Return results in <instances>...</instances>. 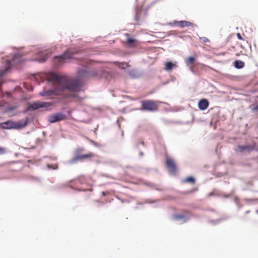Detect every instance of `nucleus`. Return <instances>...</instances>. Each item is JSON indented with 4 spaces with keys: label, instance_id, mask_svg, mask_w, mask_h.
I'll return each instance as SVG.
<instances>
[{
    "label": "nucleus",
    "instance_id": "obj_1",
    "mask_svg": "<svg viewBox=\"0 0 258 258\" xmlns=\"http://www.w3.org/2000/svg\"><path fill=\"white\" fill-rule=\"evenodd\" d=\"M93 76L92 74L87 71L86 69H83L78 72L77 78L76 79L68 80L64 76H61L54 73H49L46 77L48 81L52 82L56 86L53 91L49 90L40 93L41 96H49L53 93L59 94L60 93L67 89L72 91H79L81 89V80L85 78Z\"/></svg>",
    "mask_w": 258,
    "mask_h": 258
},
{
    "label": "nucleus",
    "instance_id": "obj_2",
    "mask_svg": "<svg viewBox=\"0 0 258 258\" xmlns=\"http://www.w3.org/2000/svg\"><path fill=\"white\" fill-rule=\"evenodd\" d=\"M83 151L84 150L82 148H79L76 149L74 151V156L70 161V162L71 164H74L77 163L78 161L91 158L95 156V155L91 152L87 154H83Z\"/></svg>",
    "mask_w": 258,
    "mask_h": 258
},
{
    "label": "nucleus",
    "instance_id": "obj_3",
    "mask_svg": "<svg viewBox=\"0 0 258 258\" xmlns=\"http://www.w3.org/2000/svg\"><path fill=\"white\" fill-rule=\"evenodd\" d=\"M27 124V118L17 122L11 120L7 121L1 123V126L4 129H20L24 127Z\"/></svg>",
    "mask_w": 258,
    "mask_h": 258
},
{
    "label": "nucleus",
    "instance_id": "obj_4",
    "mask_svg": "<svg viewBox=\"0 0 258 258\" xmlns=\"http://www.w3.org/2000/svg\"><path fill=\"white\" fill-rule=\"evenodd\" d=\"M21 55L19 53L16 54L14 56L12 61L10 60L7 59L6 60V68L4 70H0V86L4 82V80L3 78V76H5L7 73L9 71L11 67L12 64H14L16 62L20 61Z\"/></svg>",
    "mask_w": 258,
    "mask_h": 258
},
{
    "label": "nucleus",
    "instance_id": "obj_5",
    "mask_svg": "<svg viewBox=\"0 0 258 258\" xmlns=\"http://www.w3.org/2000/svg\"><path fill=\"white\" fill-rule=\"evenodd\" d=\"M141 103L142 109L144 110L155 111L157 110L158 109V102L156 101L152 100H146L142 101Z\"/></svg>",
    "mask_w": 258,
    "mask_h": 258
},
{
    "label": "nucleus",
    "instance_id": "obj_6",
    "mask_svg": "<svg viewBox=\"0 0 258 258\" xmlns=\"http://www.w3.org/2000/svg\"><path fill=\"white\" fill-rule=\"evenodd\" d=\"M50 106H51V103L38 101L30 104L26 111L35 110L40 108L48 107Z\"/></svg>",
    "mask_w": 258,
    "mask_h": 258
},
{
    "label": "nucleus",
    "instance_id": "obj_7",
    "mask_svg": "<svg viewBox=\"0 0 258 258\" xmlns=\"http://www.w3.org/2000/svg\"><path fill=\"white\" fill-rule=\"evenodd\" d=\"M74 53L71 49L66 51L62 55L54 57V59L57 61L58 64L65 62L66 59L72 58Z\"/></svg>",
    "mask_w": 258,
    "mask_h": 258
},
{
    "label": "nucleus",
    "instance_id": "obj_8",
    "mask_svg": "<svg viewBox=\"0 0 258 258\" xmlns=\"http://www.w3.org/2000/svg\"><path fill=\"white\" fill-rule=\"evenodd\" d=\"M167 167L171 174H175L176 171V165L174 161L171 158H167L166 161Z\"/></svg>",
    "mask_w": 258,
    "mask_h": 258
},
{
    "label": "nucleus",
    "instance_id": "obj_9",
    "mask_svg": "<svg viewBox=\"0 0 258 258\" xmlns=\"http://www.w3.org/2000/svg\"><path fill=\"white\" fill-rule=\"evenodd\" d=\"M66 116L61 113H57L50 116L48 118V121L51 123H54L57 121L64 119Z\"/></svg>",
    "mask_w": 258,
    "mask_h": 258
},
{
    "label": "nucleus",
    "instance_id": "obj_10",
    "mask_svg": "<svg viewBox=\"0 0 258 258\" xmlns=\"http://www.w3.org/2000/svg\"><path fill=\"white\" fill-rule=\"evenodd\" d=\"M254 150H256V146L255 144L252 145L238 146L237 147V151L240 153H242L244 151L250 152Z\"/></svg>",
    "mask_w": 258,
    "mask_h": 258
},
{
    "label": "nucleus",
    "instance_id": "obj_11",
    "mask_svg": "<svg viewBox=\"0 0 258 258\" xmlns=\"http://www.w3.org/2000/svg\"><path fill=\"white\" fill-rule=\"evenodd\" d=\"M209 106V102L206 99H202L200 100L198 103L199 108L202 110L206 109Z\"/></svg>",
    "mask_w": 258,
    "mask_h": 258
},
{
    "label": "nucleus",
    "instance_id": "obj_12",
    "mask_svg": "<svg viewBox=\"0 0 258 258\" xmlns=\"http://www.w3.org/2000/svg\"><path fill=\"white\" fill-rule=\"evenodd\" d=\"M174 24H176L180 28L188 27L192 25V24L186 21H175Z\"/></svg>",
    "mask_w": 258,
    "mask_h": 258
},
{
    "label": "nucleus",
    "instance_id": "obj_13",
    "mask_svg": "<svg viewBox=\"0 0 258 258\" xmlns=\"http://www.w3.org/2000/svg\"><path fill=\"white\" fill-rule=\"evenodd\" d=\"M176 66H177L175 63H173L172 62L168 61L166 62L165 63V70L167 71H170Z\"/></svg>",
    "mask_w": 258,
    "mask_h": 258
},
{
    "label": "nucleus",
    "instance_id": "obj_14",
    "mask_svg": "<svg viewBox=\"0 0 258 258\" xmlns=\"http://www.w3.org/2000/svg\"><path fill=\"white\" fill-rule=\"evenodd\" d=\"M244 66V62L240 60H235L234 62V67L237 69H242Z\"/></svg>",
    "mask_w": 258,
    "mask_h": 258
},
{
    "label": "nucleus",
    "instance_id": "obj_15",
    "mask_svg": "<svg viewBox=\"0 0 258 258\" xmlns=\"http://www.w3.org/2000/svg\"><path fill=\"white\" fill-rule=\"evenodd\" d=\"M196 58L193 56H189L185 60V63L187 66L192 64L196 61Z\"/></svg>",
    "mask_w": 258,
    "mask_h": 258
},
{
    "label": "nucleus",
    "instance_id": "obj_16",
    "mask_svg": "<svg viewBox=\"0 0 258 258\" xmlns=\"http://www.w3.org/2000/svg\"><path fill=\"white\" fill-rule=\"evenodd\" d=\"M127 43L131 46H135L137 44V41L132 38H128L127 39Z\"/></svg>",
    "mask_w": 258,
    "mask_h": 258
},
{
    "label": "nucleus",
    "instance_id": "obj_17",
    "mask_svg": "<svg viewBox=\"0 0 258 258\" xmlns=\"http://www.w3.org/2000/svg\"><path fill=\"white\" fill-rule=\"evenodd\" d=\"M184 182H190V183L194 184L195 182V179L192 177H188L187 178H186L185 179Z\"/></svg>",
    "mask_w": 258,
    "mask_h": 258
},
{
    "label": "nucleus",
    "instance_id": "obj_18",
    "mask_svg": "<svg viewBox=\"0 0 258 258\" xmlns=\"http://www.w3.org/2000/svg\"><path fill=\"white\" fill-rule=\"evenodd\" d=\"M42 55H44L43 54ZM44 55L45 56H44L42 58L38 59V61H39L40 62H43L47 59V58L49 57L50 55H48V53H45Z\"/></svg>",
    "mask_w": 258,
    "mask_h": 258
},
{
    "label": "nucleus",
    "instance_id": "obj_19",
    "mask_svg": "<svg viewBox=\"0 0 258 258\" xmlns=\"http://www.w3.org/2000/svg\"><path fill=\"white\" fill-rule=\"evenodd\" d=\"M141 13L140 12H137L135 16V20L137 23L138 24H139V21H140V16Z\"/></svg>",
    "mask_w": 258,
    "mask_h": 258
},
{
    "label": "nucleus",
    "instance_id": "obj_20",
    "mask_svg": "<svg viewBox=\"0 0 258 258\" xmlns=\"http://www.w3.org/2000/svg\"><path fill=\"white\" fill-rule=\"evenodd\" d=\"M200 39L204 42V43H207L210 42L209 39L205 37H200Z\"/></svg>",
    "mask_w": 258,
    "mask_h": 258
},
{
    "label": "nucleus",
    "instance_id": "obj_21",
    "mask_svg": "<svg viewBox=\"0 0 258 258\" xmlns=\"http://www.w3.org/2000/svg\"><path fill=\"white\" fill-rule=\"evenodd\" d=\"M174 218L178 220L184 218V216L182 215H176L174 216Z\"/></svg>",
    "mask_w": 258,
    "mask_h": 258
},
{
    "label": "nucleus",
    "instance_id": "obj_22",
    "mask_svg": "<svg viewBox=\"0 0 258 258\" xmlns=\"http://www.w3.org/2000/svg\"><path fill=\"white\" fill-rule=\"evenodd\" d=\"M5 152V149L0 147V155L4 154Z\"/></svg>",
    "mask_w": 258,
    "mask_h": 258
},
{
    "label": "nucleus",
    "instance_id": "obj_23",
    "mask_svg": "<svg viewBox=\"0 0 258 258\" xmlns=\"http://www.w3.org/2000/svg\"><path fill=\"white\" fill-rule=\"evenodd\" d=\"M237 37L239 40H243V38L240 33H238L236 34Z\"/></svg>",
    "mask_w": 258,
    "mask_h": 258
},
{
    "label": "nucleus",
    "instance_id": "obj_24",
    "mask_svg": "<svg viewBox=\"0 0 258 258\" xmlns=\"http://www.w3.org/2000/svg\"><path fill=\"white\" fill-rule=\"evenodd\" d=\"M48 167L50 168H52V169H57V165H53V167L51 166V165H48Z\"/></svg>",
    "mask_w": 258,
    "mask_h": 258
},
{
    "label": "nucleus",
    "instance_id": "obj_25",
    "mask_svg": "<svg viewBox=\"0 0 258 258\" xmlns=\"http://www.w3.org/2000/svg\"><path fill=\"white\" fill-rule=\"evenodd\" d=\"M252 109L254 111L258 110V104L253 107Z\"/></svg>",
    "mask_w": 258,
    "mask_h": 258
},
{
    "label": "nucleus",
    "instance_id": "obj_26",
    "mask_svg": "<svg viewBox=\"0 0 258 258\" xmlns=\"http://www.w3.org/2000/svg\"><path fill=\"white\" fill-rule=\"evenodd\" d=\"M102 194H103V195L105 196V192H104V191H103V192H102Z\"/></svg>",
    "mask_w": 258,
    "mask_h": 258
}]
</instances>
